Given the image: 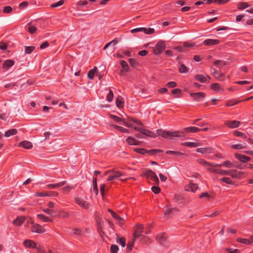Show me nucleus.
Here are the masks:
<instances>
[{"instance_id":"obj_37","label":"nucleus","mask_w":253,"mask_h":253,"mask_svg":"<svg viewBox=\"0 0 253 253\" xmlns=\"http://www.w3.org/2000/svg\"><path fill=\"white\" fill-rule=\"evenodd\" d=\"M249 6V5L248 3L245 2H243L239 3L238 4V8L239 9H244Z\"/></svg>"},{"instance_id":"obj_61","label":"nucleus","mask_w":253,"mask_h":253,"mask_svg":"<svg viewBox=\"0 0 253 253\" xmlns=\"http://www.w3.org/2000/svg\"><path fill=\"white\" fill-rule=\"evenodd\" d=\"M176 83L174 82H170L168 83L167 85L170 88L174 87L176 86Z\"/></svg>"},{"instance_id":"obj_47","label":"nucleus","mask_w":253,"mask_h":253,"mask_svg":"<svg viewBox=\"0 0 253 253\" xmlns=\"http://www.w3.org/2000/svg\"><path fill=\"white\" fill-rule=\"evenodd\" d=\"M111 253H117L118 251L119 248L116 245H112L111 246Z\"/></svg>"},{"instance_id":"obj_42","label":"nucleus","mask_w":253,"mask_h":253,"mask_svg":"<svg viewBox=\"0 0 253 253\" xmlns=\"http://www.w3.org/2000/svg\"><path fill=\"white\" fill-rule=\"evenodd\" d=\"M35 46H25V52L26 54L31 53L35 49Z\"/></svg>"},{"instance_id":"obj_15","label":"nucleus","mask_w":253,"mask_h":253,"mask_svg":"<svg viewBox=\"0 0 253 253\" xmlns=\"http://www.w3.org/2000/svg\"><path fill=\"white\" fill-rule=\"evenodd\" d=\"M166 210L165 211L164 214L165 215H174L175 212H177L178 210L176 208H172L170 206H166Z\"/></svg>"},{"instance_id":"obj_7","label":"nucleus","mask_w":253,"mask_h":253,"mask_svg":"<svg viewBox=\"0 0 253 253\" xmlns=\"http://www.w3.org/2000/svg\"><path fill=\"white\" fill-rule=\"evenodd\" d=\"M112 172H111L110 175L109 176L107 181H112L117 179H118L121 176L123 175L124 174L119 171H116L114 170H111Z\"/></svg>"},{"instance_id":"obj_49","label":"nucleus","mask_w":253,"mask_h":253,"mask_svg":"<svg viewBox=\"0 0 253 253\" xmlns=\"http://www.w3.org/2000/svg\"><path fill=\"white\" fill-rule=\"evenodd\" d=\"M113 98V93L111 90H109V93L107 96V100L111 102Z\"/></svg>"},{"instance_id":"obj_11","label":"nucleus","mask_w":253,"mask_h":253,"mask_svg":"<svg viewBox=\"0 0 253 253\" xmlns=\"http://www.w3.org/2000/svg\"><path fill=\"white\" fill-rule=\"evenodd\" d=\"M156 239L160 244L165 245L167 241V236L164 233H160L157 235Z\"/></svg>"},{"instance_id":"obj_10","label":"nucleus","mask_w":253,"mask_h":253,"mask_svg":"<svg viewBox=\"0 0 253 253\" xmlns=\"http://www.w3.org/2000/svg\"><path fill=\"white\" fill-rule=\"evenodd\" d=\"M33 232L37 233H42L45 232V229L39 224H34L31 228Z\"/></svg>"},{"instance_id":"obj_9","label":"nucleus","mask_w":253,"mask_h":253,"mask_svg":"<svg viewBox=\"0 0 253 253\" xmlns=\"http://www.w3.org/2000/svg\"><path fill=\"white\" fill-rule=\"evenodd\" d=\"M190 96L197 101H201L205 97V94L202 92H199L197 93H191Z\"/></svg>"},{"instance_id":"obj_56","label":"nucleus","mask_w":253,"mask_h":253,"mask_svg":"<svg viewBox=\"0 0 253 253\" xmlns=\"http://www.w3.org/2000/svg\"><path fill=\"white\" fill-rule=\"evenodd\" d=\"M131 33H135L139 32H143V27L142 28H137L135 29H133L130 31Z\"/></svg>"},{"instance_id":"obj_28","label":"nucleus","mask_w":253,"mask_h":253,"mask_svg":"<svg viewBox=\"0 0 253 253\" xmlns=\"http://www.w3.org/2000/svg\"><path fill=\"white\" fill-rule=\"evenodd\" d=\"M97 71V68L96 67H94L93 69L90 70L87 74V76L89 79L90 80H92L93 79L94 76L95 74L96 73Z\"/></svg>"},{"instance_id":"obj_13","label":"nucleus","mask_w":253,"mask_h":253,"mask_svg":"<svg viewBox=\"0 0 253 253\" xmlns=\"http://www.w3.org/2000/svg\"><path fill=\"white\" fill-rule=\"evenodd\" d=\"M76 202L84 209H88L89 208V204L88 203L84 201L82 198L77 197L75 199Z\"/></svg>"},{"instance_id":"obj_24","label":"nucleus","mask_w":253,"mask_h":253,"mask_svg":"<svg viewBox=\"0 0 253 253\" xmlns=\"http://www.w3.org/2000/svg\"><path fill=\"white\" fill-rule=\"evenodd\" d=\"M183 146H186L189 147H196L201 146L200 143L198 142H184L182 144Z\"/></svg>"},{"instance_id":"obj_62","label":"nucleus","mask_w":253,"mask_h":253,"mask_svg":"<svg viewBox=\"0 0 253 253\" xmlns=\"http://www.w3.org/2000/svg\"><path fill=\"white\" fill-rule=\"evenodd\" d=\"M72 232L74 234H76V235H80L81 234V231L78 228L73 229Z\"/></svg>"},{"instance_id":"obj_20","label":"nucleus","mask_w":253,"mask_h":253,"mask_svg":"<svg viewBox=\"0 0 253 253\" xmlns=\"http://www.w3.org/2000/svg\"><path fill=\"white\" fill-rule=\"evenodd\" d=\"M25 220V217L24 216H19L13 221V223L15 225L20 226L24 222Z\"/></svg>"},{"instance_id":"obj_64","label":"nucleus","mask_w":253,"mask_h":253,"mask_svg":"<svg viewBox=\"0 0 253 253\" xmlns=\"http://www.w3.org/2000/svg\"><path fill=\"white\" fill-rule=\"evenodd\" d=\"M128 62L131 66H134L136 63L135 60L133 58H129L128 59Z\"/></svg>"},{"instance_id":"obj_36","label":"nucleus","mask_w":253,"mask_h":253,"mask_svg":"<svg viewBox=\"0 0 253 253\" xmlns=\"http://www.w3.org/2000/svg\"><path fill=\"white\" fill-rule=\"evenodd\" d=\"M179 71L181 73H185L188 72V69L184 64H181L179 65Z\"/></svg>"},{"instance_id":"obj_35","label":"nucleus","mask_w":253,"mask_h":253,"mask_svg":"<svg viewBox=\"0 0 253 253\" xmlns=\"http://www.w3.org/2000/svg\"><path fill=\"white\" fill-rule=\"evenodd\" d=\"M93 191L96 195H98V191L97 185V179L96 178L94 177L93 179Z\"/></svg>"},{"instance_id":"obj_4","label":"nucleus","mask_w":253,"mask_h":253,"mask_svg":"<svg viewBox=\"0 0 253 253\" xmlns=\"http://www.w3.org/2000/svg\"><path fill=\"white\" fill-rule=\"evenodd\" d=\"M166 48L165 42L163 41H160L156 45V48H153V53L155 55H159Z\"/></svg>"},{"instance_id":"obj_50","label":"nucleus","mask_w":253,"mask_h":253,"mask_svg":"<svg viewBox=\"0 0 253 253\" xmlns=\"http://www.w3.org/2000/svg\"><path fill=\"white\" fill-rule=\"evenodd\" d=\"M220 180L227 184H233L232 181L228 177H223V178H221Z\"/></svg>"},{"instance_id":"obj_6","label":"nucleus","mask_w":253,"mask_h":253,"mask_svg":"<svg viewBox=\"0 0 253 253\" xmlns=\"http://www.w3.org/2000/svg\"><path fill=\"white\" fill-rule=\"evenodd\" d=\"M134 129L137 130L142 134L151 137H156V135L150 130L145 129L143 127H134Z\"/></svg>"},{"instance_id":"obj_14","label":"nucleus","mask_w":253,"mask_h":253,"mask_svg":"<svg viewBox=\"0 0 253 253\" xmlns=\"http://www.w3.org/2000/svg\"><path fill=\"white\" fill-rule=\"evenodd\" d=\"M198 188L199 187L197 184L190 182L189 185L185 186V190L187 191L195 192L196 190L198 189Z\"/></svg>"},{"instance_id":"obj_59","label":"nucleus","mask_w":253,"mask_h":253,"mask_svg":"<svg viewBox=\"0 0 253 253\" xmlns=\"http://www.w3.org/2000/svg\"><path fill=\"white\" fill-rule=\"evenodd\" d=\"M72 189V187L71 186H67L62 188L64 192H68Z\"/></svg>"},{"instance_id":"obj_30","label":"nucleus","mask_w":253,"mask_h":253,"mask_svg":"<svg viewBox=\"0 0 253 253\" xmlns=\"http://www.w3.org/2000/svg\"><path fill=\"white\" fill-rule=\"evenodd\" d=\"M117 106L119 108L122 107L124 105L123 98L121 96H119L116 101Z\"/></svg>"},{"instance_id":"obj_34","label":"nucleus","mask_w":253,"mask_h":253,"mask_svg":"<svg viewBox=\"0 0 253 253\" xmlns=\"http://www.w3.org/2000/svg\"><path fill=\"white\" fill-rule=\"evenodd\" d=\"M195 78L197 80L202 83H205L207 82V78L202 75H197L195 76Z\"/></svg>"},{"instance_id":"obj_39","label":"nucleus","mask_w":253,"mask_h":253,"mask_svg":"<svg viewBox=\"0 0 253 253\" xmlns=\"http://www.w3.org/2000/svg\"><path fill=\"white\" fill-rule=\"evenodd\" d=\"M37 217L39 218L42 220L44 222H49V221H51V220L49 218H48L47 217L45 216V215H44L43 214H38Z\"/></svg>"},{"instance_id":"obj_51","label":"nucleus","mask_w":253,"mask_h":253,"mask_svg":"<svg viewBox=\"0 0 253 253\" xmlns=\"http://www.w3.org/2000/svg\"><path fill=\"white\" fill-rule=\"evenodd\" d=\"M151 189L152 191L155 194H158L160 192V188L158 186H153Z\"/></svg>"},{"instance_id":"obj_58","label":"nucleus","mask_w":253,"mask_h":253,"mask_svg":"<svg viewBox=\"0 0 253 253\" xmlns=\"http://www.w3.org/2000/svg\"><path fill=\"white\" fill-rule=\"evenodd\" d=\"M111 215H112V216L114 218H116L117 220H124L121 217H120V216L118 215L117 214V213H115V212L112 213V214Z\"/></svg>"},{"instance_id":"obj_52","label":"nucleus","mask_w":253,"mask_h":253,"mask_svg":"<svg viewBox=\"0 0 253 253\" xmlns=\"http://www.w3.org/2000/svg\"><path fill=\"white\" fill-rule=\"evenodd\" d=\"M12 8L9 6H5L3 9V12L6 13H10L12 11Z\"/></svg>"},{"instance_id":"obj_33","label":"nucleus","mask_w":253,"mask_h":253,"mask_svg":"<svg viewBox=\"0 0 253 253\" xmlns=\"http://www.w3.org/2000/svg\"><path fill=\"white\" fill-rule=\"evenodd\" d=\"M214 64L217 67V68H221L223 66L226 65V62H224L221 60H216L214 61Z\"/></svg>"},{"instance_id":"obj_38","label":"nucleus","mask_w":253,"mask_h":253,"mask_svg":"<svg viewBox=\"0 0 253 253\" xmlns=\"http://www.w3.org/2000/svg\"><path fill=\"white\" fill-rule=\"evenodd\" d=\"M143 32L146 34H152L155 33V29L153 28H143Z\"/></svg>"},{"instance_id":"obj_5","label":"nucleus","mask_w":253,"mask_h":253,"mask_svg":"<svg viewBox=\"0 0 253 253\" xmlns=\"http://www.w3.org/2000/svg\"><path fill=\"white\" fill-rule=\"evenodd\" d=\"M143 175L146 176L147 178H149L155 182L156 184H158L159 181L155 173L150 169H147L143 172Z\"/></svg>"},{"instance_id":"obj_60","label":"nucleus","mask_w":253,"mask_h":253,"mask_svg":"<svg viewBox=\"0 0 253 253\" xmlns=\"http://www.w3.org/2000/svg\"><path fill=\"white\" fill-rule=\"evenodd\" d=\"M204 197L207 198L208 199H209L211 198V196L207 192L203 193L200 196V198H202Z\"/></svg>"},{"instance_id":"obj_18","label":"nucleus","mask_w":253,"mask_h":253,"mask_svg":"<svg viewBox=\"0 0 253 253\" xmlns=\"http://www.w3.org/2000/svg\"><path fill=\"white\" fill-rule=\"evenodd\" d=\"M219 43V40L214 39H207L204 41V44L206 45H215Z\"/></svg>"},{"instance_id":"obj_48","label":"nucleus","mask_w":253,"mask_h":253,"mask_svg":"<svg viewBox=\"0 0 253 253\" xmlns=\"http://www.w3.org/2000/svg\"><path fill=\"white\" fill-rule=\"evenodd\" d=\"M64 3V0H60L59 1H58V2H56V3L52 4L50 5V6L51 7H56L61 6Z\"/></svg>"},{"instance_id":"obj_1","label":"nucleus","mask_w":253,"mask_h":253,"mask_svg":"<svg viewBox=\"0 0 253 253\" xmlns=\"http://www.w3.org/2000/svg\"><path fill=\"white\" fill-rule=\"evenodd\" d=\"M199 162L203 165L210 171L218 173L221 175H228L229 171L217 169V167L221 166V164L213 165L212 163L207 162L204 159H200Z\"/></svg>"},{"instance_id":"obj_46","label":"nucleus","mask_w":253,"mask_h":253,"mask_svg":"<svg viewBox=\"0 0 253 253\" xmlns=\"http://www.w3.org/2000/svg\"><path fill=\"white\" fill-rule=\"evenodd\" d=\"M231 147L233 148H234V149H240L244 148L245 145H244V144H242V143H240V144H234V145H232Z\"/></svg>"},{"instance_id":"obj_44","label":"nucleus","mask_w":253,"mask_h":253,"mask_svg":"<svg viewBox=\"0 0 253 253\" xmlns=\"http://www.w3.org/2000/svg\"><path fill=\"white\" fill-rule=\"evenodd\" d=\"M122 68L125 71H127L128 70V66L125 60H122L120 62Z\"/></svg>"},{"instance_id":"obj_21","label":"nucleus","mask_w":253,"mask_h":253,"mask_svg":"<svg viewBox=\"0 0 253 253\" xmlns=\"http://www.w3.org/2000/svg\"><path fill=\"white\" fill-rule=\"evenodd\" d=\"M211 149L210 147L200 148L197 149V152L203 154H207L211 152Z\"/></svg>"},{"instance_id":"obj_23","label":"nucleus","mask_w":253,"mask_h":253,"mask_svg":"<svg viewBox=\"0 0 253 253\" xmlns=\"http://www.w3.org/2000/svg\"><path fill=\"white\" fill-rule=\"evenodd\" d=\"M126 141L129 145H138L140 143L139 141L131 137H129L127 138Z\"/></svg>"},{"instance_id":"obj_16","label":"nucleus","mask_w":253,"mask_h":253,"mask_svg":"<svg viewBox=\"0 0 253 253\" xmlns=\"http://www.w3.org/2000/svg\"><path fill=\"white\" fill-rule=\"evenodd\" d=\"M19 147H21L25 149H31L33 145L32 143L28 141H23L18 144Z\"/></svg>"},{"instance_id":"obj_17","label":"nucleus","mask_w":253,"mask_h":253,"mask_svg":"<svg viewBox=\"0 0 253 253\" xmlns=\"http://www.w3.org/2000/svg\"><path fill=\"white\" fill-rule=\"evenodd\" d=\"M66 183V182L65 181H64L56 184H48L46 185V187L48 189H55L65 185Z\"/></svg>"},{"instance_id":"obj_43","label":"nucleus","mask_w":253,"mask_h":253,"mask_svg":"<svg viewBox=\"0 0 253 253\" xmlns=\"http://www.w3.org/2000/svg\"><path fill=\"white\" fill-rule=\"evenodd\" d=\"M28 30L31 34H33L36 31L37 28L29 23L28 24Z\"/></svg>"},{"instance_id":"obj_31","label":"nucleus","mask_w":253,"mask_h":253,"mask_svg":"<svg viewBox=\"0 0 253 253\" xmlns=\"http://www.w3.org/2000/svg\"><path fill=\"white\" fill-rule=\"evenodd\" d=\"M14 64V61L11 60H6L3 63L4 68H9Z\"/></svg>"},{"instance_id":"obj_55","label":"nucleus","mask_w":253,"mask_h":253,"mask_svg":"<svg viewBox=\"0 0 253 253\" xmlns=\"http://www.w3.org/2000/svg\"><path fill=\"white\" fill-rule=\"evenodd\" d=\"M142 226L141 225H138L136 227L135 231L137 232L138 233H139L141 234V233L142 232Z\"/></svg>"},{"instance_id":"obj_63","label":"nucleus","mask_w":253,"mask_h":253,"mask_svg":"<svg viewBox=\"0 0 253 253\" xmlns=\"http://www.w3.org/2000/svg\"><path fill=\"white\" fill-rule=\"evenodd\" d=\"M221 166L223 165V166H225L226 167L229 168V167H231L232 163L230 161H228L225 162L224 163H223L222 164H221Z\"/></svg>"},{"instance_id":"obj_53","label":"nucleus","mask_w":253,"mask_h":253,"mask_svg":"<svg viewBox=\"0 0 253 253\" xmlns=\"http://www.w3.org/2000/svg\"><path fill=\"white\" fill-rule=\"evenodd\" d=\"M118 243L121 245L123 247L126 246V240L125 238H121L119 239Z\"/></svg>"},{"instance_id":"obj_41","label":"nucleus","mask_w":253,"mask_h":253,"mask_svg":"<svg viewBox=\"0 0 253 253\" xmlns=\"http://www.w3.org/2000/svg\"><path fill=\"white\" fill-rule=\"evenodd\" d=\"M211 71L212 74L213 75V76L216 78H219L221 76V74H220V73L218 71L216 70V69H215L214 68H212L211 69Z\"/></svg>"},{"instance_id":"obj_29","label":"nucleus","mask_w":253,"mask_h":253,"mask_svg":"<svg viewBox=\"0 0 253 253\" xmlns=\"http://www.w3.org/2000/svg\"><path fill=\"white\" fill-rule=\"evenodd\" d=\"M110 118H111L112 119H113L115 122L119 124H121V122H125V119L120 118L117 116L113 115H110Z\"/></svg>"},{"instance_id":"obj_25","label":"nucleus","mask_w":253,"mask_h":253,"mask_svg":"<svg viewBox=\"0 0 253 253\" xmlns=\"http://www.w3.org/2000/svg\"><path fill=\"white\" fill-rule=\"evenodd\" d=\"M167 154H170L175 157H183L184 154L182 153L177 151H168L166 152Z\"/></svg>"},{"instance_id":"obj_40","label":"nucleus","mask_w":253,"mask_h":253,"mask_svg":"<svg viewBox=\"0 0 253 253\" xmlns=\"http://www.w3.org/2000/svg\"><path fill=\"white\" fill-rule=\"evenodd\" d=\"M234 134L237 137H241L244 139H246L247 138L245 134L237 130H235L234 132Z\"/></svg>"},{"instance_id":"obj_22","label":"nucleus","mask_w":253,"mask_h":253,"mask_svg":"<svg viewBox=\"0 0 253 253\" xmlns=\"http://www.w3.org/2000/svg\"><path fill=\"white\" fill-rule=\"evenodd\" d=\"M211 88L218 92H222L223 91V88L217 83H213L211 84Z\"/></svg>"},{"instance_id":"obj_3","label":"nucleus","mask_w":253,"mask_h":253,"mask_svg":"<svg viewBox=\"0 0 253 253\" xmlns=\"http://www.w3.org/2000/svg\"><path fill=\"white\" fill-rule=\"evenodd\" d=\"M134 150L139 154L144 155L146 157L155 156V154L156 153L162 152L160 149H153L147 151L145 149L135 148Z\"/></svg>"},{"instance_id":"obj_45","label":"nucleus","mask_w":253,"mask_h":253,"mask_svg":"<svg viewBox=\"0 0 253 253\" xmlns=\"http://www.w3.org/2000/svg\"><path fill=\"white\" fill-rule=\"evenodd\" d=\"M228 175L233 178H237L239 175V173L236 170L229 171Z\"/></svg>"},{"instance_id":"obj_12","label":"nucleus","mask_w":253,"mask_h":253,"mask_svg":"<svg viewBox=\"0 0 253 253\" xmlns=\"http://www.w3.org/2000/svg\"><path fill=\"white\" fill-rule=\"evenodd\" d=\"M241 123L238 121H226L225 125L231 128H235L239 127Z\"/></svg>"},{"instance_id":"obj_32","label":"nucleus","mask_w":253,"mask_h":253,"mask_svg":"<svg viewBox=\"0 0 253 253\" xmlns=\"http://www.w3.org/2000/svg\"><path fill=\"white\" fill-rule=\"evenodd\" d=\"M242 101H236L235 100H230L226 102L225 103V106H231L233 105H235L237 104L239 102H241Z\"/></svg>"},{"instance_id":"obj_57","label":"nucleus","mask_w":253,"mask_h":253,"mask_svg":"<svg viewBox=\"0 0 253 253\" xmlns=\"http://www.w3.org/2000/svg\"><path fill=\"white\" fill-rule=\"evenodd\" d=\"M229 0H214L215 2H217L219 4H222L227 3Z\"/></svg>"},{"instance_id":"obj_26","label":"nucleus","mask_w":253,"mask_h":253,"mask_svg":"<svg viewBox=\"0 0 253 253\" xmlns=\"http://www.w3.org/2000/svg\"><path fill=\"white\" fill-rule=\"evenodd\" d=\"M17 132V130L15 128H12L6 131L5 132L4 135L6 137H10V136L16 134Z\"/></svg>"},{"instance_id":"obj_54","label":"nucleus","mask_w":253,"mask_h":253,"mask_svg":"<svg viewBox=\"0 0 253 253\" xmlns=\"http://www.w3.org/2000/svg\"><path fill=\"white\" fill-rule=\"evenodd\" d=\"M237 241L239 242H240V243H243L245 244H250L248 239L239 238V239H238Z\"/></svg>"},{"instance_id":"obj_19","label":"nucleus","mask_w":253,"mask_h":253,"mask_svg":"<svg viewBox=\"0 0 253 253\" xmlns=\"http://www.w3.org/2000/svg\"><path fill=\"white\" fill-rule=\"evenodd\" d=\"M24 245L28 248H38L36 243L30 240H26L24 242Z\"/></svg>"},{"instance_id":"obj_2","label":"nucleus","mask_w":253,"mask_h":253,"mask_svg":"<svg viewBox=\"0 0 253 253\" xmlns=\"http://www.w3.org/2000/svg\"><path fill=\"white\" fill-rule=\"evenodd\" d=\"M157 133L158 135L167 139H169L172 137H182L184 136V133L183 131H167L161 129H158Z\"/></svg>"},{"instance_id":"obj_8","label":"nucleus","mask_w":253,"mask_h":253,"mask_svg":"<svg viewBox=\"0 0 253 253\" xmlns=\"http://www.w3.org/2000/svg\"><path fill=\"white\" fill-rule=\"evenodd\" d=\"M58 193L54 191L43 192H37L34 194L36 197H50V196H57Z\"/></svg>"},{"instance_id":"obj_27","label":"nucleus","mask_w":253,"mask_h":253,"mask_svg":"<svg viewBox=\"0 0 253 253\" xmlns=\"http://www.w3.org/2000/svg\"><path fill=\"white\" fill-rule=\"evenodd\" d=\"M184 130L187 132H198L201 129L197 127H188L184 128Z\"/></svg>"}]
</instances>
